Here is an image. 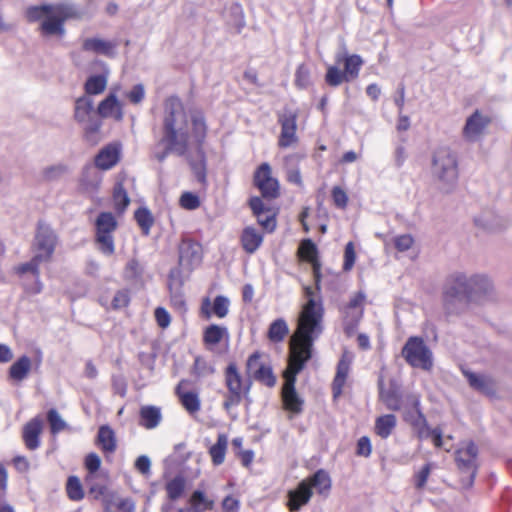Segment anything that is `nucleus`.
<instances>
[{
	"label": "nucleus",
	"mask_w": 512,
	"mask_h": 512,
	"mask_svg": "<svg viewBox=\"0 0 512 512\" xmlns=\"http://www.w3.org/2000/svg\"><path fill=\"white\" fill-rule=\"evenodd\" d=\"M420 400L417 395L411 394L406 398V406L404 409V420L413 427L418 425L420 421L424 420L425 417L419 408Z\"/></svg>",
	"instance_id": "25"
},
{
	"label": "nucleus",
	"mask_w": 512,
	"mask_h": 512,
	"mask_svg": "<svg viewBox=\"0 0 512 512\" xmlns=\"http://www.w3.org/2000/svg\"><path fill=\"white\" fill-rule=\"evenodd\" d=\"M332 199L334 204L339 208H345L347 206L348 196L346 192L338 186L332 189Z\"/></svg>",
	"instance_id": "64"
},
{
	"label": "nucleus",
	"mask_w": 512,
	"mask_h": 512,
	"mask_svg": "<svg viewBox=\"0 0 512 512\" xmlns=\"http://www.w3.org/2000/svg\"><path fill=\"white\" fill-rule=\"evenodd\" d=\"M397 424L393 414H386L378 417L375 421V432L381 438H388Z\"/></svg>",
	"instance_id": "35"
},
{
	"label": "nucleus",
	"mask_w": 512,
	"mask_h": 512,
	"mask_svg": "<svg viewBox=\"0 0 512 512\" xmlns=\"http://www.w3.org/2000/svg\"><path fill=\"white\" fill-rule=\"evenodd\" d=\"M213 372L214 367L210 362L200 357H197L194 360V373H197L199 376H206L212 374Z\"/></svg>",
	"instance_id": "58"
},
{
	"label": "nucleus",
	"mask_w": 512,
	"mask_h": 512,
	"mask_svg": "<svg viewBox=\"0 0 512 512\" xmlns=\"http://www.w3.org/2000/svg\"><path fill=\"white\" fill-rule=\"evenodd\" d=\"M227 444V437L221 434L218 436L217 442L210 448V455L215 465H220L224 462Z\"/></svg>",
	"instance_id": "40"
},
{
	"label": "nucleus",
	"mask_w": 512,
	"mask_h": 512,
	"mask_svg": "<svg viewBox=\"0 0 512 512\" xmlns=\"http://www.w3.org/2000/svg\"><path fill=\"white\" fill-rule=\"evenodd\" d=\"M257 221L269 232H272L276 227L275 214L270 210L266 211L265 214H259V216H257Z\"/></svg>",
	"instance_id": "59"
},
{
	"label": "nucleus",
	"mask_w": 512,
	"mask_h": 512,
	"mask_svg": "<svg viewBox=\"0 0 512 512\" xmlns=\"http://www.w3.org/2000/svg\"><path fill=\"white\" fill-rule=\"evenodd\" d=\"M353 361V354L349 351H344L337 366L336 376L333 381L334 396H338L342 392L347 375L349 373L350 365Z\"/></svg>",
	"instance_id": "21"
},
{
	"label": "nucleus",
	"mask_w": 512,
	"mask_h": 512,
	"mask_svg": "<svg viewBox=\"0 0 512 512\" xmlns=\"http://www.w3.org/2000/svg\"><path fill=\"white\" fill-rule=\"evenodd\" d=\"M472 275L455 273L451 276L448 286L443 294V301L448 312L454 313L458 307L471 299L472 284H475Z\"/></svg>",
	"instance_id": "5"
},
{
	"label": "nucleus",
	"mask_w": 512,
	"mask_h": 512,
	"mask_svg": "<svg viewBox=\"0 0 512 512\" xmlns=\"http://www.w3.org/2000/svg\"><path fill=\"white\" fill-rule=\"evenodd\" d=\"M82 48L107 57L115 56L116 43L101 38H87L83 41Z\"/></svg>",
	"instance_id": "23"
},
{
	"label": "nucleus",
	"mask_w": 512,
	"mask_h": 512,
	"mask_svg": "<svg viewBox=\"0 0 512 512\" xmlns=\"http://www.w3.org/2000/svg\"><path fill=\"white\" fill-rule=\"evenodd\" d=\"M120 158V149L116 144H109L102 148L95 156V164L100 170H109L114 167Z\"/></svg>",
	"instance_id": "19"
},
{
	"label": "nucleus",
	"mask_w": 512,
	"mask_h": 512,
	"mask_svg": "<svg viewBox=\"0 0 512 512\" xmlns=\"http://www.w3.org/2000/svg\"><path fill=\"white\" fill-rule=\"evenodd\" d=\"M365 301L366 295L361 291L352 295L345 307L346 316L351 318V321L358 322L362 318Z\"/></svg>",
	"instance_id": "29"
},
{
	"label": "nucleus",
	"mask_w": 512,
	"mask_h": 512,
	"mask_svg": "<svg viewBox=\"0 0 512 512\" xmlns=\"http://www.w3.org/2000/svg\"><path fill=\"white\" fill-rule=\"evenodd\" d=\"M229 14L233 17V19L229 20L230 24L234 26L238 32L245 25L244 13L240 4H233L229 8Z\"/></svg>",
	"instance_id": "52"
},
{
	"label": "nucleus",
	"mask_w": 512,
	"mask_h": 512,
	"mask_svg": "<svg viewBox=\"0 0 512 512\" xmlns=\"http://www.w3.org/2000/svg\"><path fill=\"white\" fill-rule=\"evenodd\" d=\"M380 399L389 410L397 411L401 409V398L398 391L394 388L387 390L380 388Z\"/></svg>",
	"instance_id": "39"
},
{
	"label": "nucleus",
	"mask_w": 512,
	"mask_h": 512,
	"mask_svg": "<svg viewBox=\"0 0 512 512\" xmlns=\"http://www.w3.org/2000/svg\"><path fill=\"white\" fill-rule=\"evenodd\" d=\"M194 142L202 143L206 137L207 126L202 113L194 112Z\"/></svg>",
	"instance_id": "49"
},
{
	"label": "nucleus",
	"mask_w": 512,
	"mask_h": 512,
	"mask_svg": "<svg viewBox=\"0 0 512 512\" xmlns=\"http://www.w3.org/2000/svg\"><path fill=\"white\" fill-rule=\"evenodd\" d=\"M184 480L181 477H176L169 481L166 485L168 497L172 500L178 498L184 490Z\"/></svg>",
	"instance_id": "53"
},
{
	"label": "nucleus",
	"mask_w": 512,
	"mask_h": 512,
	"mask_svg": "<svg viewBox=\"0 0 512 512\" xmlns=\"http://www.w3.org/2000/svg\"><path fill=\"white\" fill-rule=\"evenodd\" d=\"M31 359L28 356H21L9 369V376L16 382L23 381L31 370Z\"/></svg>",
	"instance_id": "33"
},
{
	"label": "nucleus",
	"mask_w": 512,
	"mask_h": 512,
	"mask_svg": "<svg viewBox=\"0 0 512 512\" xmlns=\"http://www.w3.org/2000/svg\"><path fill=\"white\" fill-rule=\"evenodd\" d=\"M230 301L227 297L219 295L213 302L208 297L202 300L199 315L205 320H209L212 316L224 318L229 312Z\"/></svg>",
	"instance_id": "16"
},
{
	"label": "nucleus",
	"mask_w": 512,
	"mask_h": 512,
	"mask_svg": "<svg viewBox=\"0 0 512 512\" xmlns=\"http://www.w3.org/2000/svg\"><path fill=\"white\" fill-rule=\"evenodd\" d=\"M256 381L268 386L273 387L276 384V377L273 374L272 368L267 363L252 376Z\"/></svg>",
	"instance_id": "45"
},
{
	"label": "nucleus",
	"mask_w": 512,
	"mask_h": 512,
	"mask_svg": "<svg viewBox=\"0 0 512 512\" xmlns=\"http://www.w3.org/2000/svg\"><path fill=\"white\" fill-rule=\"evenodd\" d=\"M86 14L73 3L44 4L31 6L26 10V18L29 22L43 19L40 29L46 35H63L65 33L64 22L68 19H81Z\"/></svg>",
	"instance_id": "3"
},
{
	"label": "nucleus",
	"mask_w": 512,
	"mask_h": 512,
	"mask_svg": "<svg viewBox=\"0 0 512 512\" xmlns=\"http://www.w3.org/2000/svg\"><path fill=\"white\" fill-rule=\"evenodd\" d=\"M113 201L115 209L120 213L123 212L130 203L128 194L121 183H117L114 187Z\"/></svg>",
	"instance_id": "44"
},
{
	"label": "nucleus",
	"mask_w": 512,
	"mask_h": 512,
	"mask_svg": "<svg viewBox=\"0 0 512 512\" xmlns=\"http://www.w3.org/2000/svg\"><path fill=\"white\" fill-rule=\"evenodd\" d=\"M225 382L228 394L224 401V407L229 410L230 408L240 404L244 393L242 377L234 363L229 364L226 368Z\"/></svg>",
	"instance_id": "11"
},
{
	"label": "nucleus",
	"mask_w": 512,
	"mask_h": 512,
	"mask_svg": "<svg viewBox=\"0 0 512 512\" xmlns=\"http://www.w3.org/2000/svg\"><path fill=\"white\" fill-rule=\"evenodd\" d=\"M57 240V235L49 225L38 222L33 244L37 256H41L43 261L48 262L55 251Z\"/></svg>",
	"instance_id": "10"
},
{
	"label": "nucleus",
	"mask_w": 512,
	"mask_h": 512,
	"mask_svg": "<svg viewBox=\"0 0 512 512\" xmlns=\"http://www.w3.org/2000/svg\"><path fill=\"white\" fill-rule=\"evenodd\" d=\"M70 172V167L65 163H56L46 166L41 171V177L45 181H56Z\"/></svg>",
	"instance_id": "37"
},
{
	"label": "nucleus",
	"mask_w": 512,
	"mask_h": 512,
	"mask_svg": "<svg viewBox=\"0 0 512 512\" xmlns=\"http://www.w3.org/2000/svg\"><path fill=\"white\" fill-rule=\"evenodd\" d=\"M99 170L100 169L94 165H86L83 168L79 180L80 189L83 192L94 193L99 189L103 178L102 173Z\"/></svg>",
	"instance_id": "17"
},
{
	"label": "nucleus",
	"mask_w": 512,
	"mask_h": 512,
	"mask_svg": "<svg viewBox=\"0 0 512 512\" xmlns=\"http://www.w3.org/2000/svg\"><path fill=\"white\" fill-rule=\"evenodd\" d=\"M109 70L105 68L101 74L92 75L84 84L85 95L92 96L103 93L107 87Z\"/></svg>",
	"instance_id": "27"
},
{
	"label": "nucleus",
	"mask_w": 512,
	"mask_h": 512,
	"mask_svg": "<svg viewBox=\"0 0 512 512\" xmlns=\"http://www.w3.org/2000/svg\"><path fill=\"white\" fill-rule=\"evenodd\" d=\"M336 62L340 64L344 63V74L347 78V81L354 80L358 77L360 68L363 64L362 58L357 55H346L342 53H338L336 55Z\"/></svg>",
	"instance_id": "24"
},
{
	"label": "nucleus",
	"mask_w": 512,
	"mask_h": 512,
	"mask_svg": "<svg viewBox=\"0 0 512 512\" xmlns=\"http://www.w3.org/2000/svg\"><path fill=\"white\" fill-rule=\"evenodd\" d=\"M164 136L162 142L166 143L165 151L155 152V157L163 161L169 152L184 155L188 149L190 127L188 115L178 98L171 97L164 106Z\"/></svg>",
	"instance_id": "2"
},
{
	"label": "nucleus",
	"mask_w": 512,
	"mask_h": 512,
	"mask_svg": "<svg viewBox=\"0 0 512 512\" xmlns=\"http://www.w3.org/2000/svg\"><path fill=\"white\" fill-rule=\"evenodd\" d=\"M431 176L436 187L445 193L453 191L459 178L458 158L449 147L435 149L431 156Z\"/></svg>",
	"instance_id": "4"
},
{
	"label": "nucleus",
	"mask_w": 512,
	"mask_h": 512,
	"mask_svg": "<svg viewBox=\"0 0 512 512\" xmlns=\"http://www.w3.org/2000/svg\"><path fill=\"white\" fill-rule=\"evenodd\" d=\"M112 506L122 512H135V503L130 498L118 499L116 502L108 505L106 510L108 512H114Z\"/></svg>",
	"instance_id": "57"
},
{
	"label": "nucleus",
	"mask_w": 512,
	"mask_h": 512,
	"mask_svg": "<svg viewBox=\"0 0 512 512\" xmlns=\"http://www.w3.org/2000/svg\"><path fill=\"white\" fill-rule=\"evenodd\" d=\"M312 496V490L308 482L302 481L295 490L288 493L287 505L291 512L299 510L302 506L306 505Z\"/></svg>",
	"instance_id": "20"
},
{
	"label": "nucleus",
	"mask_w": 512,
	"mask_h": 512,
	"mask_svg": "<svg viewBox=\"0 0 512 512\" xmlns=\"http://www.w3.org/2000/svg\"><path fill=\"white\" fill-rule=\"evenodd\" d=\"M117 227V220L111 212H101L95 220V243L105 256H111L115 252L113 233Z\"/></svg>",
	"instance_id": "6"
},
{
	"label": "nucleus",
	"mask_w": 512,
	"mask_h": 512,
	"mask_svg": "<svg viewBox=\"0 0 512 512\" xmlns=\"http://www.w3.org/2000/svg\"><path fill=\"white\" fill-rule=\"evenodd\" d=\"M278 122L281 125V132L278 138V146L280 148L293 147L298 142L296 134L297 130V113L295 111L285 109L279 114Z\"/></svg>",
	"instance_id": "12"
},
{
	"label": "nucleus",
	"mask_w": 512,
	"mask_h": 512,
	"mask_svg": "<svg viewBox=\"0 0 512 512\" xmlns=\"http://www.w3.org/2000/svg\"><path fill=\"white\" fill-rule=\"evenodd\" d=\"M229 332L225 326L211 324L203 331V341L208 348H213L224 339H228Z\"/></svg>",
	"instance_id": "26"
},
{
	"label": "nucleus",
	"mask_w": 512,
	"mask_h": 512,
	"mask_svg": "<svg viewBox=\"0 0 512 512\" xmlns=\"http://www.w3.org/2000/svg\"><path fill=\"white\" fill-rule=\"evenodd\" d=\"M97 442L106 453H113L116 450V437L112 428L108 425L100 426L97 435Z\"/></svg>",
	"instance_id": "32"
},
{
	"label": "nucleus",
	"mask_w": 512,
	"mask_h": 512,
	"mask_svg": "<svg viewBox=\"0 0 512 512\" xmlns=\"http://www.w3.org/2000/svg\"><path fill=\"white\" fill-rule=\"evenodd\" d=\"M490 118L478 110L470 115L463 127V137L470 142L478 141L490 124Z\"/></svg>",
	"instance_id": "14"
},
{
	"label": "nucleus",
	"mask_w": 512,
	"mask_h": 512,
	"mask_svg": "<svg viewBox=\"0 0 512 512\" xmlns=\"http://www.w3.org/2000/svg\"><path fill=\"white\" fill-rule=\"evenodd\" d=\"M47 420L50 424L52 434H57L67 427L66 422L62 419L61 415L55 409H50L48 411Z\"/></svg>",
	"instance_id": "50"
},
{
	"label": "nucleus",
	"mask_w": 512,
	"mask_h": 512,
	"mask_svg": "<svg viewBox=\"0 0 512 512\" xmlns=\"http://www.w3.org/2000/svg\"><path fill=\"white\" fill-rule=\"evenodd\" d=\"M161 421L160 409L155 406H145L140 410V424L147 429H153Z\"/></svg>",
	"instance_id": "34"
},
{
	"label": "nucleus",
	"mask_w": 512,
	"mask_h": 512,
	"mask_svg": "<svg viewBox=\"0 0 512 512\" xmlns=\"http://www.w3.org/2000/svg\"><path fill=\"white\" fill-rule=\"evenodd\" d=\"M42 262L44 261L41 259V256L35 254L29 262L23 263L16 268V272L19 275L31 273L35 277V283L31 287L26 288L30 294H39L42 291L43 285L39 279V266Z\"/></svg>",
	"instance_id": "18"
},
{
	"label": "nucleus",
	"mask_w": 512,
	"mask_h": 512,
	"mask_svg": "<svg viewBox=\"0 0 512 512\" xmlns=\"http://www.w3.org/2000/svg\"><path fill=\"white\" fill-rule=\"evenodd\" d=\"M255 185L266 198H276L279 195V182L271 175V167L268 163H262L254 175Z\"/></svg>",
	"instance_id": "13"
},
{
	"label": "nucleus",
	"mask_w": 512,
	"mask_h": 512,
	"mask_svg": "<svg viewBox=\"0 0 512 512\" xmlns=\"http://www.w3.org/2000/svg\"><path fill=\"white\" fill-rule=\"evenodd\" d=\"M463 374L473 389L486 394L493 391V381L490 377L467 370H463Z\"/></svg>",
	"instance_id": "31"
},
{
	"label": "nucleus",
	"mask_w": 512,
	"mask_h": 512,
	"mask_svg": "<svg viewBox=\"0 0 512 512\" xmlns=\"http://www.w3.org/2000/svg\"><path fill=\"white\" fill-rule=\"evenodd\" d=\"M215 501L201 490H194V512H205L213 509Z\"/></svg>",
	"instance_id": "42"
},
{
	"label": "nucleus",
	"mask_w": 512,
	"mask_h": 512,
	"mask_svg": "<svg viewBox=\"0 0 512 512\" xmlns=\"http://www.w3.org/2000/svg\"><path fill=\"white\" fill-rule=\"evenodd\" d=\"M263 236L254 227H246L241 235V244L243 249L249 253H254L262 244Z\"/></svg>",
	"instance_id": "30"
},
{
	"label": "nucleus",
	"mask_w": 512,
	"mask_h": 512,
	"mask_svg": "<svg viewBox=\"0 0 512 512\" xmlns=\"http://www.w3.org/2000/svg\"><path fill=\"white\" fill-rule=\"evenodd\" d=\"M295 158V156H286L284 158V164L286 168V178L287 181L298 186H303V181L300 173V169L298 167H290L289 163Z\"/></svg>",
	"instance_id": "47"
},
{
	"label": "nucleus",
	"mask_w": 512,
	"mask_h": 512,
	"mask_svg": "<svg viewBox=\"0 0 512 512\" xmlns=\"http://www.w3.org/2000/svg\"><path fill=\"white\" fill-rule=\"evenodd\" d=\"M134 217L143 233L148 235L154 222L151 212L147 208L141 207L135 211Z\"/></svg>",
	"instance_id": "43"
},
{
	"label": "nucleus",
	"mask_w": 512,
	"mask_h": 512,
	"mask_svg": "<svg viewBox=\"0 0 512 512\" xmlns=\"http://www.w3.org/2000/svg\"><path fill=\"white\" fill-rule=\"evenodd\" d=\"M318 279L316 287H304L307 298L302 306L297 321V328L290 338L289 363L284 372L285 383L282 388V398L285 409L298 414L302 411L303 400L295 390L296 375L303 369L305 363L311 358L312 346L315 339L322 333L323 304L319 294Z\"/></svg>",
	"instance_id": "1"
},
{
	"label": "nucleus",
	"mask_w": 512,
	"mask_h": 512,
	"mask_svg": "<svg viewBox=\"0 0 512 512\" xmlns=\"http://www.w3.org/2000/svg\"><path fill=\"white\" fill-rule=\"evenodd\" d=\"M126 97L132 104H139L145 97V88L143 84H136L133 88L126 93Z\"/></svg>",
	"instance_id": "61"
},
{
	"label": "nucleus",
	"mask_w": 512,
	"mask_h": 512,
	"mask_svg": "<svg viewBox=\"0 0 512 512\" xmlns=\"http://www.w3.org/2000/svg\"><path fill=\"white\" fill-rule=\"evenodd\" d=\"M176 393L179 396L182 405L189 413H192V385L188 380L181 381L177 388Z\"/></svg>",
	"instance_id": "41"
},
{
	"label": "nucleus",
	"mask_w": 512,
	"mask_h": 512,
	"mask_svg": "<svg viewBox=\"0 0 512 512\" xmlns=\"http://www.w3.org/2000/svg\"><path fill=\"white\" fill-rule=\"evenodd\" d=\"M355 260H356V253H355L354 245L352 242H349V243H347V245L345 247L343 269L345 271H349L353 267Z\"/></svg>",
	"instance_id": "63"
},
{
	"label": "nucleus",
	"mask_w": 512,
	"mask_h": 512,
	"mask_svg": "<svg viewBox=\"0 0 512 512\" xmlns=\"http://www.w3.org/2000/svg\"><path fill=\"white\" fill-rule=\"evenodd\" d=\"M305 481L308 482L311 490L315 488L318 493L327 492L331 488V479L323 470L317 471L311 478Z\"/></svg>",
	"instance_id": "38"
},
{
	"label": "nucleus",
	"mask_w": 512,
	"mask_h": 512,
	"mask_svg": "<svg viewBox=\"0 0 512 512\" xmlns=\"http://www.w3.org/2000/svg\"><path fill=\"white\" fill-rule=\"evenodd\" d=\"M201 185H205L206 180V170H205V162L203 159V155L201 152L197 153V163H194V179Z\"/></svg>",
	"instance_id": "56"
},
{
	"label": "nucleus",
	"mask_w": 512,
	"mask_h": 512,
	"mask_svg": "<svg viewBox=\"0 0 512 512\" xmlns=\"http://www.w3.org/2000/svg\"><path fill=\"white\" fill-rule=\"evenodd\" d=\"M262 354L260 352H254L249 356L247 360V372L253 376L257 370L266 365L268 362L262 361Z\"/></svg>",
	"instance_id": "55"
},
{
	"label": "nucleus",
	"mask_w": 512,
	"mask_h": 512,
	"mask_svg": "<svg viewBox=\"0 0 512 512\" xmlns=\"http://www.w3.org/2000/svg\"><path fill=\"white\" fill-rule=\"evenodd\" d=\"M43 421L36 417L30 420L23 428V440L29 450H35L40 445L39 436L42 432Z\"/></svg>",
	"instance_id": "22"
},
{
	"label": "nucleus",
	"mask_w": 512,
	"mask_h": 512,
	"mask_svg": "<svg viewBox=\"0 0 512 512\" xmlns=\"http://www.w3.org/2000/svg\"><path fill=\"white\" fill-rule=\"evenodd\" d=\"M73 117L81 125L87 139L98 133L102 126L94 111V102L89 96H81L75 100Z\"/></svg>",
	"instance_id": "7"
},
{
	"label": "nucleus",
	"mask_w": 512,
	"mask_h": 512,
	"mask_svg": "<svg viewBox=\"0 0 512 512\" xmlns=\"http://www.w3.org/2000/svg\"><path fill=\"white\" fill-rule=\"evenodd\" d=\"M66 490L68 497L73 501H79L84 497L81 482L76 476H70L68 478Z\"/></svg>",
	"instance_id": "46"
},
{
	"label": "nucleus",
	"mask_w": 512,
	"mask_h": 512,
	"mask_svg": "<svg viewBox=\"0 0 512 512\" xmlns=\"http://www.w3.org/2000/svg\"><path fill=\"white\" fill-rule=\"evenodd\" d=\"M191 242L184 240L179 247V263L182 266H189L192 263V255L189 252Z\"/></svg>",
	"instance_id": "62"
},
{
	"label": "nucleus",
	"mask_w": 512,
	"mask_h": 512,
	"mask_svg": "<svg viewBox=\"0 0 512 512\" xmlns=\"http://www.w3.org/2000/svg\"><path fill=\"white\" fill-rule=\"evenodd\" d=\"M455 461L461 472L468 474L467 485H472L478 469V448L472 441H463L455 452Z\"/></svg>",
	"instance_id": "9"
},
{
	"label": "nucleus",
	"mask_w": 512,
	"mask_h": 512,
	"mask_svg": "<svg viewBox=\"0 0 512 512\" xmlns=\"http://www.w3.org/2000/svg\"><path fill=\"white\" fill-rule=\"evenodd\" d=\"M299 252L309 262H314L317 256V248L310 240H305L301 243Z\"/></svg>",
	"instance_id": "54"
},
{
	"label": "nucleus",
	"mask_w": 512,
	"mask_h": 512,
	"mask_svg": "<svg viewBox=\"0 0 512 512\" xmlns=\"http://www.w3.org/2000/svg\"><path fill=\"white\" fill-rule=\"evenodd\" d=\"M325 80L330 86L334 87L339 86L343 82H348L344 72H342L337 66L328 67Z\"/></svg>",
	"instance_id": "51"
},
{
	"label": "nucleus",
	"mask_w": 512,
	"mask_h": 512,
	"mask_svg": "<svg viewBox=\"0 0 512 512\" xmlns=\"http://www.w3.org/2000/svg\"><path fill=\"white\" fill-rule=\"evenodd\" d=\"M472 279L476 280L472 284L471 299L487 293L491 288V282L484 275H472Z\"/></svg>",
	"instance_id": "48"
},
{
	"label": "nucleus",
	"mask_w": 512,
	"mask_h": 512,
	"mask_svg": "<svg viewBox=\"0 0 512 512\" xmlns=\"http://www.w3.org/2000/svg\"><path fill=\"white\" fill-rule=\"evenodd\" d=\"M402 356L412 367L430 370L433 366V355L429 347L420 337H410L403 349Z\"/></svg>",
	"instance_id": "8"
},
{
	"label": "nucleus",
	"mask_w": 512,
	"mask_h": 512,
	"mask_svg": "<svg viewBox=\"0 0 512 512\" xmlns=\"http://www.w3.org/2000/svg\"><path fill=\"white\" fill-rule=\"evenodd\" d=\"M288 333L289 327L287 322L283 318H279L270 324L267 337L271 342L279 343L284 340Z\"/></svg>",
	"instance_id": "36"
},
{
	"label": "nucleus",
	"mask_w": 512,
	"mask_h": 512,
	"mask_svg": "<svg viewBox=\"0 0 512 512\" xmlns=\"http://www.w3.org/2000/svg\"><path fill=\"white\" fill-rule=\"evenodd\" d=\"M417 424L418 425H414L412 427V429L416 433L417 437L420 440L427 439V438H432L433 443H434V445L436 447H438V448L442 447V445H443V441H442L443 431L439 427L431 429L428 426L426 419L420 421Z\"/></svg>",
	"instance_id": "28"
},
{
	"label": "nucleus",
	"mask_w": 512,
	"mask_h": 512,
	"mask_svg": "<svg viewBox=\"0 0 512 512\" xmlns=\"http://www.w3.org/2000/svg\"><path fill=\"white\" fill-rule=\"evenodd\" d=\"M414 244V239L409 234H403L394 238L395 248L400 252L409 250Z\"/></svg>",
	"instance_id": "60"
},
{
	"label": "nucleus",
	"mask_w": 512,
	"mask_h": 512,
	"mask_svg": "<svg viewBox=\"0 0 512 512\" xmlns=\"http://www.w3.org/2000/svg\"><path fill=\"white\" fill-rule=\"evenodd\" d=\"M118 87L112 88L110 93L104 98L97 107V115L102 118H113L121 121L124 117L122 103L117 98Z\"/></svg>",
	"instance_id": "15"
}]
</instances>
